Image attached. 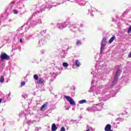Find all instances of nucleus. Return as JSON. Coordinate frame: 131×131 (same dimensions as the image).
<instances>
[{
    "instance_id": "1",
    "label": "nucleus",
    "mask_w": 131,
    "mask_h": 131,
    "mask_svg": "<svg viewBox=\"0 0 131 131\" xmlns=\"http://www.w3.org/2000/svg\"><path fill=\"white\" fill-rule=\"evenodd\" d=\"M64 98L67 100L68 102H69L71 105H75V101L73 100V98H71V97L67 95H64Z\"/></svg>"
},
{
    "instance_id": "2",
    "label": "nucleus",
    "mask_w": 131,
    "mask_h": 131,
    "mask_svg": "<svg viewBox=\"0 0 131 131\" xmlns=\"http://www.w3.org/2000/svg\"><path fill=\"white\" fill-rule=\"evenodd\" d=\"M1 58L2 61L3 60H9L10 59V56L8 55L6 53H3L1 55Z\"/></svg>"
},
{
    "instance_id": "3",
    "label": "nucleus",
    "mask_w": 131,
    "mask_h": 131,
    "mask_svg": "<svg viewBox=\"0 0 131 131\" xmlns=\"http://www.w3.org/2000/svg\"><path fill=\"white\" fill-rule=\"evenodd\" d=\"M37 83L38 84H42V83H45V79L43 78H39Z\"/></svg>"
},
{
    "instance_id": "4",
    "label": "nucleus",
    "mask_w": 131,
    "mask_h": 131,
    "mask_svg": "<svg viewBox=\"0 0 131 131\" xmlns=\"http://www.w3.org/2000/svg\"><path fill=\"white\" fill-rule=\"evenodd\" d=\"M104 130L105 131H109V130H111V125L107 124L105 128H104Z\"/></svg>"
},
{
    "instance_id": "5",
    "label": "nucleus",
    "mask_w": 131,
    "mask_h": 131,
    "mask_svg": "<svg viewBox=\"0 0 131 131\" xmlns=\"http://www.w3.org/2000/svg\"><path fill=\"white\" fill-rule=\"evenodd\" d=\"M57 128H58V127H57V126L56 125V124L53 123L52 125L51 131H56Z\"/></svg>"
},
{
    "instance_id": "6",
    "label": "nucleus",
    "mask_w": 131,
    "mask_h": 131,
    "mask_svg": "<svg viewBox=\"0 0 131 131\" xmlns=\"http://www.w3.org/2000/svg\"><path fill=\"white\" fill-rule=\"evenodd\" d=\"M117 81H118V76H117V75H115L114 80L113 81V85H114Z\"/></svg>"
},
{
    "instance_id": "7",
    "label": "nucleus",
    "mask_w": 131,
    "mask_h": 131,
    "mask_svg": "<svg viewBox=\"0 0 131 131\" xmlns=\"http://www.w3.org/2000/svg\"><path fill=\"white\" fill-rule=\"evenodd\" d=\"M75 65L76 66V67H80V62H79V60L76 59L75 61Z\"/></svg>"
},
{
    "instance_id": "8",
    "label": "nucleus",
    "mask_w": 131,
    "mask_h": 131,
    "mask_svg": "<svg viewBox=\"0 0 131 131\" xmlns=\"http://www.w3.org/2000/svg\"><path fill=\"white\" fill-rule=\"evenodd\" d=\"M4 81H5V78L4 77V76H1L0 78V82H1V83H4Z\"/></svg>"
},
{
    "instance_id": "9",
    "label": "nucleus",
    "mask_w": 131,
    "mask_h": 131,
    "mask_svg": "<svg viewBox=\"0 0 131 131\" xmlns=\"http://www.w3.org/2000/svg\"><path fill=\"white\" fill-rule=\"evenodd\" d=\"M114 39H115V36H112L111 39L109 40L108 42L110 43H111V42H112V41H113V40H114Z\"/></svg>"
},
{
    "instance_id": "10",
    "label": "nucleus",
    "mask_w": 131,
    "mask_h": 131,
    "mask_svg": "<svg viewBox=\"0 0 131 131\" xmlns=\"http://www.w3.org/2000/svg\"><path fill=\"white\" fill-rule=\"evenodd\" d=\"M46 107H47V103H45L43 105H42L41 106V107H40V110L41 111H42L43 110V109H45V108H46Z\"/></svg>"
},
{
    "instance_id": "11",
    "label": "nucleus",
    "mask_w": 131,
    "mask_h": 131,
    "mask_svg": "<svg viewBox=\"0 0 131 131\" xmlns=\"http://www.w3.org/2000/svg\"><path fill=\"white\" fill-rule=\"evenodd\" d=\"M107 40V38H103L102 40L101 43H107V42L106 41Z\"/></svg>"
},
{
    "instance_id": "12",
    "label": "nucleus",
    "mask_w": 131,
    "mask_h": 131,
    "mask_svg": "<svg viewBox=\"0 0 131 131\" xmlns=\"http://www.w3.org/2000/svg\"><path fill=\"white\" fill-rule=\"evenodd\" d=\"M83 103H86V100L83 99L82 100H80L79 102V104H83Z\"/></svg>"
},
{
    "instance_id": "13",
    "label": "nucleus",
    "mask_w": 131,
    "mask_h": 131,
    "mask_svg": "<svg viewBox=\"0 0 131 131\" xmlns=\"http://www.w3.org/2000/svg\"><path fill=\"white\" fill-rule=\"evenodd\" d=\"M63 67H68L69 66V64H68V63L67 62H64L62 64Z\"/></svg>"
},
{
    "instance_id": "14",
    "label": "nucleus",
    "mask_w": 131,
    "mask_h": 131,
    "mask_svg": "<svg viewBox=\"0 0 131 131\" xmlns=\"http://www.w3.org/2000/svg\"><path fill=\"white\" fill-rule=\"evenodd\" d=\"M117 75L118 77L119 76V75H120V70H118L117 71L116 73V75Z\"/></svg>"
},
{
    "instance_id": "15",
    "label": "nucleus",
    "mask_w": 131,
    "mask_h": 131,
    "mask_svg": "<svg viewBox=\"0 0 131 131\" xmlns=\"http://www.w3.org/2000/svg\"><path fill=\"white\" fill-rule=\"evenodd\" d=\"M34 79H35V80H38V75H34Z\"/></svg>"
},
{
    "instance_id": "16",
    "label": "nucleus",
    "mask_w": 131,
    "mask_h": 131,
    "mask_svg": "<svg viewBox=\"0 0 131 131\" xmlns=\"http://www.w3.org/2000/svg\"><path fill=\"white\" fill-rule=\"evenodd\" d=\"M105 48V47H103V46H101L100 47V53L102 54V53H103V51H104V49Z\"/></svg>"
},
{
    "instance_id": "17",
    "label": "nucleus",
    "mask_w": 131,
    "mask_h": 131,
    "mask_svg": "<svg viewBox=\"0 0 131 131\" xmlns=\"http://www.w3.org/2000/svg\"><path fill=\"white\" fill-rule=\"evenodd\" d=\"M77 45L78 46H80V45H81V42L80 41H79V40H78V41H77Z\"/></svg>"
},
{
    "instance_id": "18",
    "label": "nucleus",
    "mask_w": 131,
    "mask_h": 131,
    "mask_svg": "<svg viewBox=\"0 0 131 131\" xmlns=\"http://www.w3.org/2000/svg\"><path fill=\"white\" fill-rule=\"evenodd\" d=\"M60 131H66L64 127H61Z\"/></svg>"
},
{
    "instance_id": "19",
    "label": "nucleus",
    "mask_w": 131,
    "mask_h": 131,
    "mask_svg": "<svg viewBox=\"0 0 131 131\" xmlns=\"http://www.w3.org/2000/svg\"><path fill=\"white\" fill-rule=\"evenodd\" d=\"M24 85H25V82L24 81L21 82V86H24Z\"/></svg>"
},
{
    "instance_id": "20",
    "label": "nucleus",
    "mask_w": 131,
    "mask_h": 131,
    "mask_svg": "<svg viewBox=\"0 0 131 131\" xmlns=\"http://www.w3.org/2000/svg\"><path fill=\"white\" fill-rule=\"evenodd\" d=\"M101 47H103L105 48V47L106 46V44H105V43H101Z\"/></svg>"
},
{
    "instance_id": "21",
    "label": "nucleus",
    "mask_w": 131,
    "mask_h": 131,
    "mask_svg": "<svg viewBox=\"0 0 131 131\" xmlns=\"http://www.w3.org/2000/svg\"><path fill=\"white\" fill-rule=\"evenodd\" d=\"M14 14L16 15L17 14H18V10H14Z\"/></svg>"
},
{
    "instance_id": "22",
    "label": "nucleus",
    "mask_w": 131,
    "mask_h": 131,
    "mask_svg": "<svg viewBox=\"0 0 131 131\" xmlns=\"http://www.w3.org/2000/svg\"><path fill=\"white\" fill-rule=\"evenodd\" d=\"M19 41H20V42H23V40H22V39H20V40H19Z\"/></svg>"
},
{
    "instance_id": "23",
    "label": "nucleus",
    "mask_w": 131,
    "mask_h": 131,
    "mask_svg": "<svg viewBox=\"0 0 131 131\" xmlns=\"http://www.w3.org/2000/svg\"><path fill=\"white\" fill-rule=\"evenodd\" d=\"M3 101V99H2V98H0V104H1V103H2V101Z\"/></svg>"
}]
</instances>
